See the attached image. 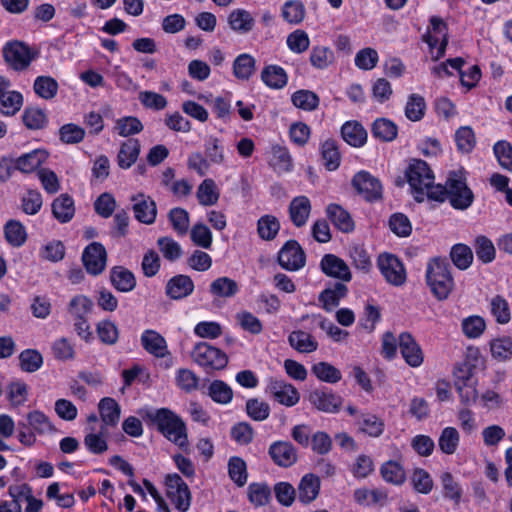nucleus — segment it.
Listing matches in <instances>:
<instances>
[{"mask_svg": "<svg viewBox=\"0 0 512 512\" xmlns=\"http://www.w3.org/2000/svg\"><path fill=\"white\" fill-rule=\"evenodd\" d=\"M145 418L167 440L184 451L188 450L189 442L186 424L175 412L169 408H159L147 411Z\"/></svg>", "mask_w": 512, "mask_h": 512, "instance_id": "nucleus-1", "label": "nucleus"}, {"mask_svg": "<svg viewBox=\"0 0 512 512\" xmlns=\"http://www.w3.org/2000/svg\"><path fill=\"white\" fill-rule=\"evenodd\" d=\"M430 193V200L444 202L448 199L451 206L457 210L468 209L474 201V194L461 171L451 172L445 186L438 184Z\"/></svg>", "mask_w": 512, "mask_h": 512, "instance_id": "nucleus-2", "label": "nucleus"}, {"mask_svg": "<svg viewBox=\"0 0 512 512\" xmlns=\"http://www.w3.org/2000/svg\"><path fill=\"white\" fill-rule=\"evenodd\" d=\"M426 282L438 300L448 298L454 288L450 264L446 258L434 257L426 266Z\"/></svg>", "mask_w": 512, "mask_h": 512, "instance_id": "nucleus-3", "label": "nucleus"}, {"mask_svg": "<svg viewBox=\"0 0 512 512\" xmlns=\"http://www.w3.org/2000/svg\"><path fill=\"white\" fill-rule=\"evenodd\" d=\"M405 176L417 202H423L425 198L430 200V192L437 185H434L433 171L424 160L412 159L405 170Z\"/></svg>", "mask_w": 512, "mask_h": 512, "instance_id": "nucleus-4", "label": "nucleus"}, {"mask_svg": "<svg viewBox=\"0 0 512 512\" xmlns=\"http://www.w3.org/2000/svg\"><path fill=\"white\" fill-rule=\"evenodd\" d=\"M37 57L38 51L22 41H9L3 47L4 60L15 71L27 69Z\"/></svg>", "mask_w": 512, "mask_h": 512, "instance_id": "nucleus-5", "label": "nucleus"}, {"mask_svg": "<svg viewBox=\"0 0 512 512\" xmlns=\"http://www.w3.org/2000/svg\"><path fill=\"white\" fill-rule=\"evenodd\" d=\"M191 357L206 371L222 370L228 363V357L222 350L206 342L196 344L191 352Z\"/></svg>", "mask_w": 512, "mask_h": 512, "instance_id": "nucleus-6", "label": "nucleus"}, {"mask_svg": "<svg viewBox=\"0 0 512 512\" xmlns=\"http://www.w3.org/2000/svg\"><path fill=\"white\" fill-rule=\"evenodd\" d=\"M166 495L180 512H186L191 505V493L188 485L178 474H168L165 478Z\"/></svg>", "mask_w": 512, "mask_h": 512, "instance_id": "nucleus-7", "label": "nucleus"}, {"mask_svg": "<svg viewBox=\"0 0 512 512\" xmlns=\"http://www.w3.org/2000/svg\"><path fill=\"white\" fill-rule=\"evenodd\" d=\"M357 193L368 202L379 201L383 197V187L380 180L368 171L357 172L351 181Z\"/></svg>", "mask_w": 512, "mask_h": 512, "instance_id": "nucleus-8", "label": "nucleus"}, {"mask_svg": "<svg viewBox=\"0 0 512 512\" xmlns=\"http://www.w3.org/2000/svg\"><path fill=\"white\" fill-rule=\"evenodd\" d=\"M378 268L385 280L396 287L406 282L407 274L402 261L395 255L384 253L377 260Z\"/></svg>", "mask_w": 512, "mask_h": 512, "instance_id": "nucleus-9", "label": "nucleus"}, {"mask_svg": "<svg viewBox=\"0 0 512 512\" xmlns=\"http://www.w3.org/2000/svg\"><path fill=\"white\" fill-rule=\"evenodd\" d=\"M446 23L437 16L430 18V26L427 33L423 35V41L428 44L430 49L435 48L438 44L437 54L434 57L435 60H439L444 56L445 50L448 44V33Z\"/></svg>", "mask_w": 512, "mask_h": 512, "instance_id": "nucleus-10", "label": "nucleus"}, {"mask_svg": "<svg viewBox=\"0 0 512 512\" xmlns=\"http://www.w3.org/2000/svg\"><path fill=\"white\" fill-rule=\"evenodd\" d=\"M279 265L288 271H297L304 267L306 255L296 240H288L278 252Z\"/></svg>", "mask_w": 512, "mask_h": 512, "instance_id": "nucleus-11", "label": "nucleus"}, {"mask_svg": "<svg viewBox=\"0 0 512 512\" xmlns=\"http://www.w3.org/2000/svg\"><path fill=\"white\" fill-rule=\"evenodd\" d=\"M268 454L273 463L288 468L298 460V451L290 441L278 440L270 444Z\"/></svg>", "mask_w": 512, "mask_h": 512, "instance_id": "nucleus-12", "label": "nucleus"}, {"mask_svg": "<svg viewBox=\"0 0 512 512\" xmlns=\"http://www.w3.org/2000/svg\"><path fill=\"white\" fill-rule=\"evenodd\" d=\"M309 401L319 411L332 414L339 412L343 404V398L328 388L313 390Z\"/></svg>", "mask_w": 512, "mask_h": 512, "instance_id": "nucleus-13", "label": "nucleus"}, {"mask_svg": "<svg viewBox=\"0 0 512 512\" xmlns=\"http://www.w3.org/2000/svg\"><path fill=\"white\" fill-rule=\"evenodd\" d=\"M107 253L99 242H92L83 251L82 261L88 273L98 275L105 269Z\"/></svg>", "mask_w": 512, "mask_h": 512, "instance_id": "nucleus-14", "label": "nucleus"}, {"mask_svg": "<svg viewBox=\"0 0 512 512\" xmlns=\"http://www.w3.org/2000/svg\"><path fill=\"white\" fill-rule=\"evenodd\" d=\"M268 389L274 399L282 405L291 407L296 405L300 400V394L297 389L282 380H271Z\"/></svg>", "mask_w": 512, "mask_h": 512, "instance_id": "nucleus-15", "label": "nucleus"}, {"mask_svg": "<svg viewBox=\"0 0 512 512\" xmlns=\"http://www.w3.org/2000/svg\"><path fill=\"white\" fill-rule=\"evenodd\" d=\"M399 348L406 363L411 367H418L423 363V352L410 333L400 334Z\"/></svg>", "mask_w": 512, "mask_h": 512, "instance_id": "nucleus-16", "label": "nucleus"}, {"mask_svg": "<svg viewBox=\"0 0 512 512\" xmlns=\"http://www.w3.org/2000/svg\"><path fill=\"white\" fill-rule=\"evenodd\" d=\"M133 212L135 218L144 224H152L155 222L157 215L156 203L144 194L132 196Z\"/></svg>", "mask_w": 512, "mask_h": 512, "instance_id": "nucleus-17", "label": "nucleus"}, {"mask_svg": "<svg viewBox=\"0 0 512 512\" xmlns=\"http://www.w3.org/2000/svg\"><path fill=\"white\" fill-rule=\"evenodd\" d=\"M48 158V153L44 149H35L24 153L14 160L15 170L24 174L36 171Z\"/></svg>", "mask_w": 512, "mask_h": 512, "instance_id": "nucleus-18", "label": "nucleus"}, {"mask_svg": "<svg viewBox=\"0 0 512 512\" xmlns=\"http://www.w3.org/2000/svg\"><path fill=\"white\" fill-rule=\"evenodd\" d=\"M140 340L142 347L156 358H164L170 354L165 338L155 330H145Z\"/></svg>", "mask_w": 512, "mask_h": 512, "instance_id": "nucleus-19", "label": "nucleus"}, {"mask_svg": "<svg viewBox=\"0 0 512 512\" xmlns=\"http://www.w3.org/2000/svg\"><path fill=\"white\" fill-rule=\"evenodd\" d=\"M322 271L330 277L340 279L342 281L351 280V272L348 265L339 257L333 254H326L321 260Z\"/></svg>", "mask_w": 512, "mask_h": 512, "instance_id": "nucleus-20", "label": "nucleus"}, {"mask_svg": "<svg viewBox=\"0 0 512 512\" xmlns=\"http://www.w3.org/2000/svg\"><path fill=\"white\" fill-rule=\"evenodd\" d=\"M194 290V283L187 275H176L166 285V294L171 299L179 300L189 296Z\"/></svg>", "mask_w": 512, "mask_h": 512, "instance_id": "nucleus-21", "label": "nucleus"}, {"mask_svg": "<svg viewBox=\"0 0 512 512\" xmlns=\"http://www.w3.org/2000/svg\"><path fill=\"white\" fill-rule=\"evenodd\" d=\"M326 214L328 219L333 225L344 233H349L354 230V221L342 206L332 203L326 208Z\"/></svg>", "mask_w": 512, "mask_h": 512, "instance_id": "nucleus-22", "label": "nucleus"}, {"mask_svg": "<svg viewBox=\"0 0 512 512\" xmlns=\"http://www.w3.org/2000/svg\"><path fill=\"white\" fill-rule=\"evenodd\" d=\"M320 491V479L312 473L305 474L298 484V498L303 504L314 501Z\"/></svg>", "mask_w": 512, "mask_h": 512, "instance_id": "nucleus-23", "label": "nucleus"}, {"mask_svg": "<svg viewBox=\"0 0 512 512\" xmlns=\"http://www.w3.org/2000/svg\"><path fill=\"white\" fill-rule=\"evenodd\" d=\"M311 212V203L306 196L295 197L289 205L290 219L296 227L306 224Z\"/></svg>", "mask_w": 512, "mask_h": 512, "instance_id": "nucleus-24", "label": "nucleus"}, {"mask_svg": "<svg viewBox=\"0 0 512 512\" xmlns=\"http://www.w3.org/2000/svg\"><path fill=\"white\" fill-rule=\"evenodd\" d=\"M110 281L120 292H130L136 286L134 274L122 266H115L110 271Z\"/></svg>", "mask_w": 512, "mask_h": 512, "instance_id": "nucleus-25", "label": "nucleus"}, {"mask_svg": "<svg viewBox=\"0 0 512 512\" xmlns=\"http://www.w3.org/2000/svg\"><path fill=\"white\" fill-rule=\"evenodd\" d=\"M140 142L137 139L130 138L126 140L120 147L117 162L119 167L123 169L130 168L138 159L140 154Z\"/></svg>", "mask_w": 512, "mask_h": 512, "instance_id": "nucleus-26", "label": "nucleus"}, {"mask_svg": "<svg viewBox=\"0 0 512 512\" xmlns=\"http://www.w3.org/2000/svg\"><path fill=\"white\" fill-rule=\"evenodd\" d=\"M269 164L278 174L290 172L293 168L292 157L289 151L287 148L279 145L272 146Z\"/></svg>", "mask_w": 512, "mask_h": 512, "instance_id": "nucleus-27", "label": "nucleus"}, {"mask_svg": "<svg viewBox=\"0 0 512 512\" xmlns=\"http://www.w3.org/2000/svg\"><path fill=\"white\" fill-rule=\"evenodd\" d=\"M343 139L351 146L361 147L366 143L367 132L364 127L356 122H346L341 128Z\"/></svg>", "mask_w": 512, "mask_h": 512, "instance_id": "nucleus-28", "label": "nucleus"}, {"mask_svg": "<svg viewBox=\"0 0 512 512\" xmlns=\"http://www.w3.org/2000/svg\"><path fill=\"white\" fill-rule=\"evenodd\" d=\"M53 216L61 223L69 222L75 213L74 201L68 194H61L52 203Z\"/></svg>", "mask_w": 512, "mask_h": 512, "instance_id": "nucleus-29", "label": "nucleus"}, {"mask_svg": "<svg viewBox=\"0 0 512 512\" xmlns=\"http://www.w3.org/2000/svg\"><path fill=\"white\" fill-rule=\"evenodd\" d=\"M348 288L343 283H335L333 287L326 288L319 295V301L323 304L326 311H331L338 306L340 300L347 295Z\"/></svg>", "mask_w": 512, "mask_h": 512, "instance_id": "nucleus-30", "label": "nucleus"}, {"mask_svg": "<svg viewBox=\"0 0 512 512\" xmlns=\"http://www.w3.org/2000/svg\"><path fill=\"white\" fill-rule=\"evenodd\" d=\"M288 342L292 348L300 353H311L317 350L318 342L309 333L296 330L288 336Z\"/></svg>", "mask_w": 512, "mask_h": 512, "instance_id": "nucleus-31", "label": "nucleus"}, {"mask_svg": "<svg viewBox=\"0 0 512 512\" xmlns=\"http://www.w3.org/2000/svg\"><path fill=\"white\" fill-rule=\"evenodd\" d=\"M101 420L105 425L115 426L119 422L121 408L115 399L104 397L98 404Z\"/></svg>", "mask_w": 512, "mask_h": 512, "instance_id": "nucleus-32", "label": "nucleus"}, {"mask_svg": "<svg viewBox=\"0 0 512 512\" xmlns=\"http://www.w3.org/2000/svg\"><path fill=\"white\" fill-rule=\"evenodd\" d=\"M448 63L449 66L459 72L462 85L469 89L474 87L481 78V71L477 65L469 67L467 71H462L464 60L460 57L448 59Z\"/></svg>", "mask_w": 512, "mask_h": 512, "instance_id": "nucleus-33", "label": "nucleus"}, {"mask_svg": "<svg viewBox=\"0 0 512 512\" xmlns=\"http://www.w3.org/2000/svg\"><path fill=\"white\" fill-rule=\"evenodd\" d=\"M261 79L270 88L280 89L287 84L288 77L282 67L269 65L263 69Z\"/></svg>", "mask_w": 512, "mask_h": 512, "instance_id": "nucleus-34", "label": "nucleus"}, {"mask_svg": "<svg viewBox=\"0 0 512 512\" xmlns=\"http://www.w3.org/2000/svg\"><path fill=\"white\" fill-rule=\"evenodd\" d=\"M4 234L7 242L13 247L22 246L27 239L26 229L17 220H9L4 226Z\"/></svg>", "mask_w": 512, "mask_h": 512, "instance_id": "nucleus-35", "label": "nucleus"}, {"mask_svg": "<svg viewBox=\"0 0 512 512\" xmlns=\"http://www.w3.org/2000/svg\"><path fill=\"white\" fill-rule=\"evenodd\" d=\"M197 199L203 206L215 205L219 200V190L214 180L208 178L205 179L197 189Z\"/></svg>", "mask_w": 512, "mask_h": 512, "instance_id": "nucleus-36", "label": "nucleus"}, {"mask_svg": "<svg viewBox=\"0 0 512 512\" xmlns=\"http://www.w3.org/2000/svg\"><path fill=\"white\" fill-rule=\"evenodd\" d=\"M230 27L239 33H248L254 26V19L251 14L243 9H237L228 17Z\"/></svg>", "mask_w": 512, "mask_h": 512, "instance_id": "nucleus-37", "label": "nucleus"}, {"mask_svg": "<svg viewBox=\"0 0 512 512\" xmlns=\"http://www.w3.org/2000/svg\"><path fill=\"white\" fill-rule=\"evenodd\" d=\"M359 430L371 437H379L384 430V422L374 414H361L357 420Z\"/></svg>", "mask_w": 512, "mask_h": 512, "instance_id": "nucleus-38", "label": "nucleus"}, {"mask_svg": "<svg viewBox=\"0 0 512 512\" xmlns=\"http://www.w3.org/2000/svg\"><path fill=\"white\" fill-rule=\"evenodd\" d=\"M388 495L382 489L368 490L366 488L356 489L354 491V500L360 505L384 504Z\"/></svg>", "mask_w": 512, "mask_h": 512, "instance_id": "nucleus-39", "label": "nucleus"}, {"mask_svg": "<svg viewBox=\"0 0 512 512\" xmlns=\"http://www.w3.org/2000/svg\"><path fill=\"white\" fill-rule=\"evenodd\" d=\"M256 61L250 54H240L233 63V73L237 79L248 80L255 71Z\"/></svg>", "mask_w": 512, "mask_h": 512, "instance_id": "nucleus-40", "label": "nucleus"}, {"mask_svg": "<svg viewBox=\"0 0 512 512\" xmlns=\"http://www.w3.org/2000/svg\"><path fill=\"white\" fill-rule=\"evenodd\" d=\"M397 132L396 124L386 118L376 119L372 125L373 136L384 142L394 140L397 136Z\"/></svg>", "mask_w": 512, "mask_h": 512, "instance_id": "nucleus-41", "label": "nucleus"}, {"mask_svg": "<svg viewBox=\"0 0 512 512\" xmlns=\"http://www.w3.org/2000/svg\"><path fill=\"white\" fill-rule=\"evenodd\" d=\"M280 230V222L273 215H264L258 219L257 232L261 239L271 241Z\"/></svg>", "mask_w": 512, "mask_h": 512, "instance_id": "nucleus-42", "label": "nucleus"}, {"mask_svg": "<svg viewBox=\"0 0 512 512\" xmlns=\"http://www.w3.org/2000/svg\"><path fill=\"white\" fill-rule=\"evenodd\" d=\"M450 258L455 267L459 270H466L473 262V252L469 246L458 243L452 246Z\"/></svg>", "mask_w": 512, "mask_h": 512, "instance_id": "nucleus-43", "label": "nucleus"}, {"mask_svg": "<svg viewBox=\"0 0 512 512\" xmlns=\"http://www.w3.org/2000/svg\"><path fill=\"white\" fill-rule=\"evenodd\" d=\"M460 442V435L456 428L446 427L442 430L438 439L439 449L447 455H452L456 452Z\"/></svg>", "mask_w": 512, "mask_h": 512, "instance_id": "nucleus-44", "label": "nucleus"}, {"mask_svg": "<svg viewBox=\"0 0 512 512\" xmlns=\"http://www.w3.org/2000/svg\"><path fill=\"white\" fill-rule=\"evenodd\" d=\"M228 475L238 487L244 486L248 479L245 461L237 456L231 457L228 461Z\"/></svg>", "mask_w": 512, "mask_h": 512, "instance_id": "nucleus-45", "label": "nucleus"}, {"mask_svg": "<svg viewBox=\"0 0 512 512\" xmlns=\"http://www.w3.org/2000/svg\"><path fill=\"white\" fill-rule=\"evenodd\" d=\"M239 287L236 281L228 277H219L210 285V292L217 297H232L237 294Z\"/></svg>", "mask_w": 512, "mask_h": 512, "instance_id": "nucleus-46", "label": "nucleus"}, {"mask_svg": "<svg viewBox=\"0 0 512 512\" xmlns=\"http://www.w3.org/2000/svg\"><path fill=\"white\" fill-rule=\"evenodd\" d=\"M312 373L320 380L326 383H337L342 375L339 369L328 362H318L312 366Z\"/></svg>", "mask_w": 512, "mask_h": 512, "instance_id": "nucleus-47", "label": "nucleus"}, {"mask_svg": "<svg viewBox=\"0 0 512 512\" xmlns=\"http://www.w3.org/2000/svg\"><path fill=\"white\" fill-rule=\"evenodd\" d=\"M33 89L39 97L49 100L56 96L58 83L50 76H38L34 81Z\"/></svg>", "mask_w": 512, "mask_h": 512, "instance_id": "nucleus-48", "label": "nucleus"}, {"mask_svg": "<svg viewBox=\"0 0 512 512\" xmlns=\"http://www.w3.org/2000/svg\"><path fill=\"white\" fill-rule=\"evenodd\" d=\"M23 106V96L18 91L6 93L0 98V113L4 116H14Z\"/></svg>", "mask_w": 512, "mask_h": 512, "instance_id": "nucleus-49", "label": "nucleus"}, {"mask_svg": "<svg viewBox=\"0 0 512 512\" xmlns=\"http://www.w3.org/2000/svg\"><path fill=\"white\" fill-rule=\"evenodd\" d=\"M334 62L333 51L325 46H315L310 53V63L316 69H326Z\"/></svg>", "mask_w": 512, "mask_h": 512, "instance_id": "nucleus-50", "label": "nucleus"}, {"mask_svg": "<svg viewBox=\"0 0 512 512\" xmlns=\"http://www.w3.org/2000/svg\"><path fill=\"white\" fill-rule=\"evenodd\" d=\"M490 351L494 359L500 362L512 359V339L510 337L497 338L491 341Z\"/></svg>", "mask_w": 512, "mask_h": 512, "instance_id": "nucleus-51", "label": "nucleus"}, {"mask_svg": "<svg viewBox=\"0 0 512 512\" xmlns=\"http://www.w3.org/2000/svg\"><path fill=\"white\" fill-rule=\"evenodd\" d=\"M248 499L257 507L264 506L271 500V489L266 483H251L248 486Z\"/></svg>", "mask_w": 512, "mask_h": 512, "instance_id": "nucleus-52", "label": "nucleus"}, {"mask_svg": "<svg viewBox=\"0 0 512 512\" xmlns=\"http://www.w3.org/2000/svg\"><path fill=\"white\" fill-rule=\"evenodd\" d=\"M380 472L386 482L394 485H401L406 479L403 467L395 461H388L384 463L381 466Z\"/></svg>", "mask_w": 512, "mask_h": 512, "instance_id": "nucleus-53", "label": "nucleus"}, {"mask_svg": "<svg viewBox=\"0 0 512 512\" xmlns=\"http://www.w3.org/2000/svg\"><path fill=\"white\" fill-rule=\"evenodd\" d=\"M282 17L290 24H299L305 17V7L301 1L289 0L282 7Z\"/></svg>", "mask_w": 512, "mask_h": 512, "instance_id": "nucleus-54", "label": "nucleus"}, {"mask_svg": "<svg viewBox=\"0 0 512 512\" xmlns=\"http://www.w3.org/2000/svg\"><path fill=\"white\" fill-rule=\"evenodd\" d=\"M292 103L297 108L313 111L319 105V97L310 90H298L291 97Z\"/></svg>", "mask_w": 512, "mask_h": 512, "instance_id": "nucleus-55", "label": "nucleus"}, {"mask_svg": "<svg viewBox=\"0 0 512 512\" xmlns=\"http://www.w3.org/2000/svg\"><path fill=\"white\" fill-rule=\"evenodd\" d=\"M208 394L213 401L220 404H228L233 398L231 387L222 380H214L209 385Z\"/></svg>", "mask_w": 512, "mask_h": 512, "instance_id": "nucleus-56", "label": "nucleus"}, {"mask_svg": "<svg viewBox=\"0 0 512 512\" xmlns=\"http://www.w3.org/2000/svg\"><path fill=\"white\" fill-rule=\"evenodd\" d=\"M426 103L424 98L419 94H411L405 107V116L410 121H419L424 117Z\"/></svg>", "mask_w": 512, "mask_h": 512, "instance_id": "nucleus-57", "label": "nucleus"}, {"mask_svg": "<svg viewBox=\"0 0 512 512\" xmlns=\"http://www.w3.org/2000/svg\"><path fill=\"white\" fill-rule=\"evenodd\" d=\"M27 425L38 434H45L54 431L49 418L41 411L35 410L27 415Z\"/></svg>", "mask_w": 512, "mask_h": 512, "instance_id": "nucleus-58", "label": "nucleus"}, {"mask_svg": "<svg viewBox=\"0 0 512 512\" xmlns=\"http://www.w3.org/2000/svg\"><path fill=\"white\" fill-rule=\"evenodd\" d=\"M93 302L87 296L77 295L73 297L69 303V312L74 319L87 318L92 312Z\"/></svg>", "mask_w": 512, "mask_h": 512, "instance_id": "nucleus-59", "label": "nucleus"}, {"mask_svg": "<svg viewBox=\"0 0 512 512\" xmlns=\"http://www.w3.org/2000/svg\"><path fill=\"white\" fill-rule=\"evenodd\" d=\"M457 149L462 153H469L476 144L474 131L469 126H462L455 132Z\"/></svg>", "mask_w": 512, "mask_h": 512, "instance_id": "nucleus-60", "label": "nucleus"}, {"mask_svg": "<svg viewBox=\"0 0 512 512\" xmlns=\"http://www.w3.org/2000/svg\"><path fill=\"white\" fill-rule=\"evenodd\" d=\"M22 120L24 125L30 130L42 129L47 122L44 111L35 107L25 108Z\"/></svg>", "mask_w": 512, "mask_h": 512, "instance_id": "nucleus-61", "label": "nucleus"}, {"mask_svg": "<svg viewBox=\"0 0 512 512\" xmlns=\"http://www.w3.org/2000/svg\"><path fill=\"white\" fill-rule=\"evenodd\" d=\"M19 361L23 371L32 373L42 366L43 357L37 350L26 349L20 353Z\"/></svg>", "mask_w": 512, "mask_h": 512, "instance_id": "nucleus-62", "label": "nucleus"}, {"mask_svg": "<svg viewBox=\"0 0 512 512\" xmlns=\"http://www.w3.org/2000/svg\"><path fill=\"white\" fill-rule=\"evenodd\" d=\"M246 413L254 421H264L270 415V406L257 398H251L246 402Z\"/></svg>", "mask_w": 512, "mask_h": 512, "instance_id": "nucleus-63", "label": "nucleus"}, {"mask_svg": "<svg viewBox=\"0 0 512 512\" xmlns=\"http://www.w3.org/2000/svg\"><path fill=\"white\" fill-rule=\"evenodd\" d=\"M491 313L500 324H506L511 319L510 307L506 299L496 295L490 302Z\"/></svg>", "mask_w": 512, "mask_h": 512, "instance_id": "nucleus-64", "label": "nucleus"}]
</instances>
